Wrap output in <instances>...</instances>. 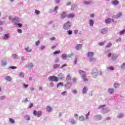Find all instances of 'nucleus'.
I'll return each instance as SVG.
<instances>
[{
  "instance_id": "obj_1",
  "label": "nucleus",
  "mask_w": 125,
  "mask_h": 125,
  "mask_svg": "<svg viewBox=\"0 0 125 125\" xmlns=\"http://www.w3.org/2000/svg\"><path fill=\"white\" fill-rule=\"evenodd\" d=\"M78 72L80 76H81V78L83 82H88V78H87V76H86V73H85V72L82 70H79Z\"/></svg>"
},
{
  "instance_id": "obj_2",
  "label": "nucleus",
  "mask_w": 125,
  "mask_h": 125,
  "mask_svg": "<svg viewBox=\"0 0 125 125\" xmlns=\"http://www.w3.org/2000/svg\"><path fill=\"white\" fill-rule=\"evenodd\" d=\"M71 28V22L67 21L65 22L63 25V29L64 30H69Z\"/></svg>"
},
{
  "instance_id": "obj_3",
  "label": "nucleus",
  "mask_w": 125,
  "mask_h": 125,
  "mask_svg": "<svg viewBox=\"0 0 125 125\" xmlns=\"http://www.w3.org/2000/svg\"><path fill=\"white\" fill-rule=\"evenodd\" d=\"M33 115L34 116H37L38 118H40V117H42V111H37L36 110L33 111Z\"/></svg>"
},
{
  "instance_id": "obj_4",
  "label": "nucleus",
  "mask_w": 125,
  "mask_h": 125,
  "mask_svg": "<svg viewBox=\"0 0 125 125\" xmlns=\"http://www.w3.org/2000/svg\"><path fill=\"white\" fill-rule=\"evenodd\" d=\"M49 80H50V81H51V82H56V83L58 82V81H59V79H58V77L54 75L50 76L49 77Z\"/></svg>"
},
{
  "instance_id": "obj_5",
  "label": "nucleus",
  "mask_w": 125,
  "mask_h": 125,
  "mask_svg": "<svg viewBox=\"0 0 125 125\" xmlns=\"http://www.w3.org/2000/svg\"><path fill=\"white\" fill-rule=\"evenodd\" d=\"M66 83L67 84H70L71 83V81H72V77H71V75H70V74H67L66 78Z\"/></svg>"
},
{
  "instance_id": "obj_6",
  "label": "nucleus",
  "mask_w": 125,
  "mask_h": 125,
  "mask_svg": "<svg viewBox=\"0 0 125 125\" xmlns=\"http://www.w3.org/2000/svg\"><path fill=\"white\" fill-rule=\"evenodd\" d=\"M92 75H93V77L96 78L98 75V70L96 68L93 69L92 72Z\"/></svg>"
},
{
  "instance_id": "obj_7",
  "label": "nucleus",
  "mask_w": 125,
  "mask_h": 125,
  "mask_svg": "<svg viewBox=\"0 0 125 125\" xmlns=\"http://www.w3.org/2000/svg\"><path fill=\"white\" fill-rule=\"evenodd\" d=\"M68 15H67V13L66 12H62L61 14V18L62 19H63V18H66V17L67 18Z\"/></svg>"
},
{
  "instance_id": "obj_8",
  "label": "nucleus",
  "mask_w": 125,
  "mask_h": 125,
  "mask_svg": "<svg viewBox=\"0 0 125 125\" xmlns=\"http://www.w3.org/2000/svg\"><path fill=\"white\" fill-rule=\"evenodd\" d=\"M75 17V14L74 13H71L67 15V18L73 19Z\"/></svg>"
},
{
  "instance_id": "obj_9",
  "label": "nucleus",
  "mask_w": 125,
  "mask_h": 125,
  "mask_svg": "<svg viewBox=\"0 0 125 125\" xmlns=\"http://www.w3.org/2000/svg\"><path fill=\"white\" fill-rule=\"evenodd\" d=\"M58 77H59V79H60V80H63V79L65 78V76H64V74L62 73H60L58 75Z\"/></svg>"
},
{
  "instance_id": "obj_10",
  "label": "nucleus",
  "mask_w": 125,
  "mask_h": 125,
  "mask_svg": "<svg viewBox=\"0 0 125 125\" xmlns=\"http://www.w3.org/2000/svg\"><path fill=\"white\" fill-rule=\"evenodd\" d=\"M94 53L93 52H88L87 54L88 57H93Z\"/></svg>"
},
{
  "instance_id": "obj_11",
  "label": "nucleus",
  "mask_w": 125,
  "mask_h": 125,
  "mask_svg": "<svg viewBox=\"0 0 125 125\" xmlns=\"http://www.w3.org/2000/svg\"><path fill=\"white\" fill-rule=\"evenodd\" d=\"M83 45L82 44H78L76 46V49L77 50H80V49H82V46Z\"/></svg>"
},
{
  "instance_id": "obj_12",
  "label": "nucleus",
  "mask_w": 125,
  "mask_h": 125,
  "mask_svg": "<svg viewBox=\"0 0 125 125\" xmlns=\"http://www.w3.org/2000/svg\"><path fill=\"white\" fill-rule=\"evenodd\" d=\"M46 111H47V112L50 113V112L52 111V108H51V107H50V106H47Z\"/></svg>"
},
{
  "instance_id": "obj_13",
  "label": "nucleus",
  "mask_w": 125,
  "mask_h": 125,
  "mask_svg": "<svg viewBox=\"0 0 125 125\" xmlns=\"http://www.w3.org/2000/svg\"><path fill=\"white\" fill-rule=\"evenodd\" d=\"M87 91V87L84 86L82 90V92L83 93V94H85Z\"/></svg>"
},
{
  "instance_id": "obj_14",
  "label": "nucleus",
  "mask_w": 125,
  "mask_h": 125,
  "mask_svg": "<svg viewBox=\"0 0 125 125\" xmlns=\"http://www.w3.org/2000/svg\"><path fill=\"white\" fill-rule=\"evenodd\" d=\"M108 91L110 94H113L115 91V90L113 88H109Z\"/></svg>"
},
{
  "instance_id": "obj_15",
  "label": "nucleus",
  "mask_w": 125,
  "mask_h": 125,
  "mask_svg": "<svg viewBox=\"0 0 125 125\" xmlns=\"http://www.w3.org/2000/svg\"><path fill=\"white\" fill-rule=\"evenodd\" d=\"M18 20H19V19L17 17H15L12 20V21L13 23H14L15 22H18Z\"/></svg>"
},
{
  "instance_id": "obj_16",
  "label": "nucleus",
  "mask_w": 125,
  "mask_h": 125,
  "mask_svg": "<svg viewBox=\"0 0 125 125\" xmlns=\"http://www.w3.org/2000/svg\"><path fill=\"white\" fill-rule=\"evenodd\" d=\"M119 1H118V0H114L113 1H112V4H113L114 5H118V4L119 3Z\"/></svg>"
},
{
  "instance_id": "obj_17",
  "label": "nucleus",
  "mask_w": 125,
  "mask_h": 125,
  "mask_svg": "<svg viewBox=\"0 0 125 125\" xmlns=\"http://www.w3.org/2000/svg\"><path fill=\"white\" fill-rule=\"evenodd\" d=\"M8 38H9V33L6 34L4 36L3 40H8Z\"/></svg>"
},
{
  "instance_id": "obj_18",
  "label": "nucleus",
  "mask_w": 125,
  "mask_h": 125,
  "mask_svg": "<svg viewBox=\"0 0 125 125\" xmlns=\"http://www.w3.org/2000/svg\"><path fill=\"white\" fill-rule=\"evenodd\" d=\"M67 57H68V55H67L66 54H63L62 55V59L66 60L67 59Z\"/></svg>"
},
{
  "instance_id": "obj_19",
  "label": "nucleus",
  "mask_w": 125,
  "mask_h": 125,
  "mask_svg": "<svg viewBox=\"0 0 125 125\" xmlns=\"http://www.w3.org/2000/svg\"><path fill=\"white\" fill-rule=\"evenodd\" d=\"M100 34H106L107 31L105 29H103L100 30Z\"/></svg>"
},
{
  "instance_id": "obj_20",
  "label": "nucleus",
  "mask_w": 125,
  "mask_h": 125,
  "mask_svg": "<svg viewBox=\"0 0 125 125\" xmlns=\"http://www.w3.org/2000/svg\"><path fill=\"white\" fill-rule=\"evenodd\" d=\"M95 118L97 120V121H99V120H101V119L102 118L101 115H96L95 116Z\"/></svg>"
},
{
  "instance_id": "obj_21",
  "label": "nucleus",
  "mask_w": 125,
  "mask_h": 125,
  "mask_svg": "<svg viewBox=\"0 0 125 125\" xmlns=\"http://www.w3.org/2000/svg\"><path fill=\"white\" fill-rule=\"evenodd\" d=\"M60 53H61V51H60V50L55 51L53 52L54 55H57V54H60Z\"/></svg>"
},
{
  "instance_id": "obj_22",
  "label": "nucleus",
  "mask_w": 125,
  "mask_h": 125,
  "mask_svg": "<svg viewBox=\"0 0 125 125\" xmlns=\"http://www.w3.org/2000/svg\"><path fill=\"white\" fill-rule=\"evenodd\" d=\"M5 78L6 81H8V82L11 81V77H10V76H6Z\"/></svg>"
},
{
  "instance_id": "obj_23",
  "label": "nucleus",
  "mask_w": 125,
  "mask_h": 125,
  "mask_svg": "<svg viewBox=\"0 0 125 125\" xmlns=\"http://www.w3.org/2000/svg\"><path fill=\"white\" fill-rule=\"evenodd\" d=\"M112 21V20H111V19L110 18H108L107 19H106L105 21V22L106 24H108V23H110V22Z\"/></svg>"
},
{
  "instance_id": "obj_24",
  "label": "nucleus",
  "mask_w": 125,
  "mask_h": 125,
  "mask_svg": "<svg viewBox=\"0 0 125 125\" xmlns=\"http://www.w3.org/2000/svg\"><path fill=\"white\" fill-rule=\"evenodd\" d=\"M63 83L62 82H60L58 83L57 87H59V86H63Z\"/></svg>"
},
{
  "instance_id": "obj_25",
  "label": "nucleus",
  "mask_w": 125,
  "mask_h": 125,
  "mask_svg": "<svg viewBox=\"0 0 125 125\" xmlns=\"http://www.w3.org/2000/svg\"><path fill=\"white\" fill-rule=\"evenodd\" d=\"M93 24H94V21H92V20H90L89 21L90 26H91V27H92V26H93Z\"/></svg>"
},
{
  "instance_id": "obj_26",
  "label": "nucleus",
  "mask_w": 125,
  "mask_h": 125,
  "mask_svg": "<svg viewBox=\"0 0 125 125\" xmlns=\"http://www.w3.org/2000/svg\"><path fill=\"white\" fill-rule=\"evenodd\" d=\"M79 121H81V122H83V121H84V117L83 116H81L79 117Z\"/></svg>"
},
{
  "instance_id": "obj_27",
  "label": "nucleus",
  "mask_w": 125,
  "mask_h": 125,
  "mask_svg": "<svg viewBox=\"0 0 125 125\" xmlns=\"http://www.w3.org/2000/svg\"><path fill=\"white\" fill-rule=\"evenodd\" d=\"M119 86H120V84L117 83H114V87H115V88H118Z\"/></svg>"
},
{
  "instance_id": "obj_28",
  "label": "nucleus",
  "mask_w": 125,
  "mask_h": 125,
  "mask_svg": "<svg viewBox=\"0 0 125 125\" xmlns=\"http://www.w3.org/2000/svg\"><path fill=\"white\" fill-rule=\"evenodd\" d=\"M122 16V13H119L115 16V18H120Z\"/></svg>"
},
{
  "instance_id": "obj_29",
  "label": "nucleus",
  "mask_w": 125,
  "mask_h": 125,
  "mask_svg": "<svg viewBox=\"0 0 125 125\" xmlns=\"http://www.w3.org/2000/svg\"><path fill=\"white\" fill-rule=\"evenodd\" d=\"M9 120L11 124H14L15 123V121L12 118H9Z\"/></svg>"
},
{
  "instance_id": "obj_30",
  "label": "nucleus",
  "mask_w": 125,
  "mask_h": 125,
  "mask_svg": "<svg viewBox=\"0 0 125 125\" xmlns=\"http://www.w3.org/2000/svg\"><path fill=\"white\" fill-rule=\"evenodd\" d=\"M24 118L26 121H30V116L29 115H26L24 116Z\"/></svg>"
},
{
  "instance_id": "obj_31",
  "label": "nucleus",
  "mask_w": 125,
  "mask_h": 125,
  "mask_svg": "<svg viewBox=\"0 0 125 125\" xmlns=\"http://www.w3.org/2000/svg\"><path fill=\"white\" fill-rule=\"evenodd\" d=\"M70 123L72 124V125H75L76 124V121L73 119L70 120Z\"/></svg>"
},
{
  "instance_id": "obj_32",
  "label": "nucleus",
  "mask_w": 125,
  "mask_h": 125,
  "mask_svg": "<svg viewBox=\"0 0 125 125\" xmlns=\"http://www.w3.org/2000/svg\"><path fill=\"white\" fill-rule=\"evenodd\" d=\"M125 29H124L123 30L119 32V34L120 35H123V34H125Z\"/></svg>"
},
{
  "instance_id": "obj_33",
  "label": "nucleus",
  "mask_w": 125,
  "mask_h": 125,
  "mask_svg": "<svg viewBox=\"0 0 125 125\" xmlns=\"http://www.w3.org/2000/svg\"><path fill=\"white\" fill-rule=\"evenodd\" d=\"M84 4H86L87 5H88L90 3V1H84L83 2Z\"/></svg>"
},
{
  "instance_id": "obj_34",
  "label": "nucleus",
  "mask_w": 125,
  "mask_h": 125,
  "mask_svg": "<svg viewBox=\"0 0 125 125\" xmlns=\"http://www.w3.org/2000/svg\"><path fill=\"white\" fill-rule=\"evenodd\" d=\"M25 50H26V51L30 52V51H32V49L29 48V47H28L25 48Z\"/></svg>"
},
{
  "instance_id": "obj_35",
  "label": "nucleus",
  "mask_w": 125,
  "mask_h": 125,
  "mask_svg": "<svg viewBox=\"0 0 125 125\" xmlns=\"http://www.w3.org/2000/svg\"><path fill=\"white\" fill-rule=\"evenodd\" d=\"M106 47H111L112 46V43H108L106 45H105Z\"/></svg>"
},
{
  "instance_id": "obj_36",
  "label": "nucleus",
  "mask_w": 125,
  "mask_h": 125,
  "mask_svg": "<svg viewBox=\"0 0 125 125\" xmlns=\"http://www.w3.org/2000/svg\"><path fill=\"white\" fill-rule=\"evenodd\" d=\"M12 57L13 58H14V59H17L18 58L17 55H16V54H13Z\"/></svg>"
},
{
  "instance_id": "obj_37",
  "label": "nucleus",
  "mask_w": 125,
  "mask_h": 125,
  "mask_svg": "<svg viewBox=\"0 0 125 125\" xmlns=\"http://www.w3.org/2000/svg\"><path fill=\"white\" fill-rule=\"evenodd\" d=\"M75 7H76V5H72L71 7V10H74Z\"/></svg>"
},
{
  "instance_id": "obj_38",
  "label": "nucleus",
  "mask_w": 125,
  "mask_h": 125,
  "mask_svg": "<svg viewBox=\"0 0 125 125\" xmlns=\"http://www.w3.org/2000/svg\"><path fill=\"white\" fill-rule=\"evenodd\" d=\"M58 67H59V65L58 64H55L53 66L54 69H56V68H58Z\"/></svg>"
},
{
  "instance_id": "obj_39",
  "label": "nucleus",
  "mask_w": 125,
  "mask_h": 125,
  "mask_svg": "<svg viewBox=\"0 0 125 125\" xmlns=\"http://www.w3.org/2000/svg\"><path fill=\"white\" fill-rule=\"evenodd\" d=\"M33 103H31L29 104L28 108H32V107H33Z\"/></svg>"
},
{
  "instance_id": "obj_40",
  "label": "nucleus",
  "mask_w": 125,
  "mask_h": 125,
  "mask_svg": "<svg viewBox=\"0 0 125 125\" xmlns=\"http://www.w3.org/2000/svg\"><path fill=\"white\" fill-rule=\"evenodd\" d=\"M40 11L38 10H35V13H36V14L38 15V14H40Z\"/></svg>"
},
{
  "instance_id": "obj_41",
  "label": "nucleus",
  "mask_w": 125,
  "mask_h": 125,
  "mask_svg": "<svg viewBox=\"0 0 125 125\" xmlns=\"http://www.w3.org/2000/svg\"><path fill=\"white\" fill-rule=\"evenodd\" d=\"M121 67L122 69H125V63L122 64Z\"/></svg>"
},
{
  "instance_id": "obj_42",
  "label": "nucleus",
  "mask_w": 125,
  "mask_h": 125,
  "mask_svg": "<svg viewBox=\"0 0 125 125\" xmlns=\"http://www.w3.org/2000/svg\"><path fill=\"white\" fill-rule=\"evenodd\" d=\"M2 66H5L6 65V62H2L1 63Z\"/></svg>"
},
{
  "instance_id": "obj_43",
  "label": "nucleus",
  "mask_w": 125,
  "mask_h": 125,
  "mask_svg": "<svg viewBox=\"0 0 125 125\" xmlns=\"http://www.w3.org/2000/svg\"><path fill=\"white\" fill-rule=\"evenodd\" d=\"M104 107H105V105H104V104L100 105L99 107V109H102L103 108H104Z\"/></svg>"
},
{
  "instance_id": "obj_44",
  "label": "nucleus",
  "mask_w": 125,
  "mask_h": 125,
  "mask_svg": "<svg viewBox=\"0 0 125 125\" xmlns=\"http://www.w3.org/2000/svg\"><path fill=\"white\" fill-rule=\"evenodd\" d=\"M61 94H62V95H65V94H67V91H64L62 92L61 93Z\"/></svg>"
},
{
  "instance_id": "obj_45",
  "label": "nucleus",
  "mask_w": 125,
  "mask_h": 125,
  "mask_svg": "<svg viewBox=\"0 0 125 125\" xmlns=\"http://www.w3.org/2000/svg\"><path fill=\"white\" fill-rule=\"evenodd\" d=\"M96 60V59L95 58H91L90 59V62H92V61H95Z\"/></svg>"
},
{
  "instance_id": "obj_46",
  "label": "nucleus",
  "mask_w": 125,
  "mask_h": 125,
  "mask_svg": "<svg viewBox=\"0 0 125 125\" xmlns=\"http://www.w3.org/2000/svg\"><path fill=\"white\" fill-rule=\"evenodd\" d=\"M68 35H72V34H73V31H72V30H68Z\"/></svg>"
},
{
  "instance_id": "obj_47",
  "label": "nucleus",
  "mask_w": 125,
  "mask_h": 125,
  "mask_svg": "<svg viewBox=\"0 0 125 125\" xmlns=\"http://www.w3.org/2000/svg\"><path fill=\"white\" fill-rule=\"evenodd\" d=\"M123 117H124V115L122 114H119V115L118 116V118H123Z\"/></svg>"
},
{
  "instance_id": "obj_48",
  "label": "nucleus",
  "mask_w": 125,
  "mask_h": 125,
  "mask_svg": "<svg viewBox=\"0 0 125 125\" xmlns=\"http://www.w3.org/2000/svg\"><path fill=\"white\" fill-rule=\"evenodd\" d=\"M18 32L19 34H22L23 31L21 29H18Z\"/></svg>"
},
{
  "instance_id": "obj_49",
  "label": "nucleus",
  "mask_w": 125,
  "mask_h": 125,
  "mask_svg": "<svg viewBox=\"0 0 125 125\" xmlns=\"http://www.w3.org/2000/svg\"><path fill=\"white\" fill-rule=\"evenodd\" d=\"M73 93H74V94H77V93H78V91H77L76 90H74L72 91Z\"/></svg>"
},
{
  "instance_id": "obj_50",
  "label": "nucleus",
  "mask_w": 125,
  "mask_h": 125,
  "mask_svg": "<svg viewBox=\"0 0 125 125\" xmlns=\"http://www.w3.org/2000/svg\"><path fill=\"white\" fill-rule=\"evenodd\" d=\"M17 67L16 66H11L10 67V69H13V70H15V69H17Z\"/></svg>"
},
{
  "instance_id": "obj_51",
  "label": "nucleus",
  "mask_w": 125,
  "mask_h": 125,
  "mask_svg": "<svg viewBox=\"0 0 125 125\" xmlns=\"http://www.w3.org/2000/svg\"><path fill=\"white\" fill-rule=\"evenodd\" d=\"M55 37H51L50 38V41H55Z\"/></svg>"
},
{
  "instance_id": "obj_52",
  "label": "nucleus",
  "mask_w": 125,
  "mask_h": 125,
  "mask_svg": "<svg viewBox=\"0 0 125 125\" xmlns=\"http://www.w3.org/2000/svg\"><path fill=\"white\" fill-rule=\"evenodd\" d=\"M40 41L38 40V41H37L36 42V45H39V44H40Z\"/></svg>"
},
{
  "instance_id": "obj_53",
  "label": "nucleus",
  "mask_w": 125,
  "mask_h": 125,
  "mask_svg": "<svg viewBox=\"0 0 125 125\" xmlns=\"http://www.w3.org/2000/svg\"><path fill=\"white\" fill-rule=\"evenodd\" d=\"M57 9H58V7L56 6L54 8L53 11H56V10H57Z\"/></svg>"
},
{
  "instance_id": "obj_54",
  "label": "nucleus",
  "mask_w": 125,
  "mask_h": 125,
  "mask_svg": "<svg viewBox=\"0 0 125 125\" xmlns=\"http://www.w3.org/2000/svg\"><path fill=\"white\" fill-rule=\"evenodd\" d=\"M20 77H22V78L24 77V73H21L20 74Z\"/></svg>"
},
{
  "instance_id": "obj_55",
  "label": "nucleus",
  "mask_w": 125,
  "mask_h": 125,
  "mask_svg": "<svg viewBox=\"0 0 125 125\" xmlns=\"http://www.w3.org/2000/svg\"><path fill=\"white\" fill-rule=\"evenodd\" d=\"M44 48H45V46H41V50H42V49H44Z\"/></svg>"
},
{
  "instance_id": "obj_56",
  "label": "nucleus",
  "mask_w": 125,
  "mask_h": 125,
  "mask_svg": "<svg viewBox=\"0 0 125 125\" xmlns=\"http://www.w3.org/2000/svg\"><path fill=\"white\" fill-rule=\"evenodd\" d=\"M28 67L29 68H33L34 67V65H33V63H31Z\"/></svg>"
},
{
  "instance_id": "obj_57",
  "label": "nucleus",
  "mask_w": 125,
  "mask_h": 125,
  "mask_svg": "<svg viewBox=\"0 0 125 125\" xmlns=\"http://www.w3.org/2000/svg\"><path fill=\"white\" fill-rule=\"evenodd\" d=\"M99 45H100V46H102V45H103L104 44V42H100V43H99Z\"/></svg>"
},
{
  "instance_id": "obj_58",
  "label": "nucleus",
  "mask_w": 125,
  "mask_h": 125,
  "mask_svg": "<svg viewBox=\"0 0 125 125\" xmlns=\"http://www.w3.org/2000/svg\"><path fill=\"white\" fill-rule=\"evenodd\" d=\"M73 82H74V83H75V82H77V78H74L72 79Z\"/></svg>"
},
{
  "instance_id": "obj_59",
  "label": "nucleus",
  "mask_w": 125,
  "mask_h": 125,
  "mask_svg": "<svg viewBox=\"0 0 125 125\" xmlns=\"http://www.w3.org/2000/svg\"><path fill=\"white\" fill-rule=\"evenodd\" d=\"M0 98L1 100H3V99H4V98H5V96H1L0 97Z\"/></svg>"
},
{
  "instance_id": "obj_60",
  "label": "nucleus",
  "mask_w": 125,
  "mask_h": 125,
  "mask_svg": "<svg viewBox=\"0 0 125 125\" xmlns=\"http://www.w3.org/2000/svg\"><path fill=\"white\" fill-rule=\"evenodd\" d=\"M66 5L67 6H70V5H71V2H68L67 4Z\"/></svg>"
},
{
  "instance_id": "obj_61",
  "label": "nucleus",
  "mask_w": 125,
  "mask_h": 125,
  "mask_svg": "<svg viewBox=\"0 0 125 125\" xmlns=\"http://www.w3.org/2000/svg\"><path fill=\"white\" fill-rule=\"evenodd\" d=\"M74 33H75V34H78V33H79V30H74Z\"/></svg>"
},
{
  "instance_id": "obj_62",
  "label": "nucleus",
  "mask_w": 125,
  "mask_h": 125,
  "mask_svg": "<svg viewBox=\"0 0 125 125\" xmlns=\"http://www.w3.org/2000/svg\"><path fill=\"white\" fill-rule=\"evenodd\" d=\"M55 2H56V3H59L60 0H55Z\"/></svg>"
},
{
  "instance_id": "obj_63",
  "label": "nucleus",
  "mask_w": 125,
  "mask_h": 125,
  "mask_svg": "<svg viewBox=\"0 0 125 125\" xmlns=\"http://www.w3.org/2000/svg\"><path fill=\"white\" fill-rule=\"evenodd\" d=\"M109 70H111V71H113L114 70V67H110L108 68Z\"/></svg>"
},
{
  "instance_id": "obj_64",
  "label": "nucleus",
  "mask_w": 125,
  "mask_h": 125,
  "mask_svg": "<svg viewBox=\"0 0 125 125\" xmlns=\"http://www.w3.org/2000/svg\"><path fill=\"white\" fill-rule=\"evenodd\" d=\"M67 66V64H64L62 66V68H64V67H66Z\"/></svg>"
}]
</instances>
